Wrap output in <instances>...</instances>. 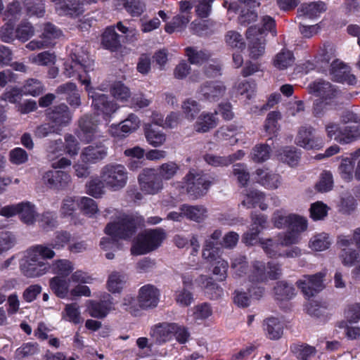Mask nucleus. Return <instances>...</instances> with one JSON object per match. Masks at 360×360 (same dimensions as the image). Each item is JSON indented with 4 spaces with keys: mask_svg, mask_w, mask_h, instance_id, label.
Returning a JSON list of instances; mask_svg holds the SVG:
<instances>
[{
    "mask_svg": "<svg viewBox=\"0 0 360 360\" xmlns=\"http://www.w3.org/2000/svg\"><path fill=\"white\" fill-rule=\"evenodd\" d=\"M290 219L288 226V230L295 231L299 234L307 230V221L304 217L295 214H290Z\"/></svg>",
    "mask_w": 360,
    "mask_h": 360,
    "instance_id": "obj_60",
    "label": "nucleus"
},
{
    "mask_svg": "<svg viewBox=\"0 0 360 360\" xmlns=\"http://www.w3.org/2000/svg\"><path fill=\"white\" fill-rule=\"evenodd\" d=\"M34 34V28L31 23L21 22L15 30L16 39L25 42Z\"/></svg>",
    "mask_w": 360,
    "mask_h": 360,
    "instance_id": "obj_55",
    "label": "nucleus"
},
{
    "mask_svg": "<svg viewBox=\"0 0 360 360\" xmlns=\"http://www.w3.org/2000/svg\"><path fill=\"white\" fill-rule=\"evenodd\" d=\"M279 159L291 167L297 165L300 153L295 148L287 147L278 154Z\"/></svg>",
    "mask_w": 360,
    "mask_h": 360,
    "instance_id": "obj_54",
    "label": "nucleus"
},
{
    "mask_svg": "<svg viewBox=\"0 0 360 360\" xmlns=\"http://www.w3.org/2000/svg\"><path fill=\"white\" fill-rule=\"evenodd\" d=\"M62 317L64 320L74 324H79L83 322L79 307L75 302L65 305L64 311L62 313Z\"/></svg>",
    "mask_w": 360,
    "mask_h": 360,
    "instance_id": "obj_40",
    "label": "nucleus"
},
{
    "mask_svg": "<svg viewBox=\"0 0 360 360\" xmlns=\"http://www.w3.org/2000/svg\"><path fill=\"white\" fill-rule=\"evenodd\" d=\"M18 216L24 224H34L37 217L35 205L28 201L19 202Z\"/></svg>",
    "mask_w": 360,
    "mask_h": 360,
    "instance_id": "obj_33",
    "label": "nucleus"
},
{
    "mask_svg": "<svg viewBox=\"0 0 360 360\" xmlns=\"http://www.w3.org/2000/svg\"><path fill=\"white\" fill-rule=\"evenodd\" d=\"M62 36V31L56 25L51 22H46L44 25L43 32L40 38L44 41H48L49 46H52L56 44V39Z\"/></svg>",
    "mask_w": 360,
    "mask_h": 360,
    "instance_id": "obj_45",
    "label": "nucleus"
},
{
    "mask_svg": "<svg viewBox=\"0 0 360 360\" xmlns=\"http://www.w3.org/2000/svg\"><path fill=\"white\" fill-rule=\"evenodd\" d=\"M89 98L92 99L91 105L97 116L107 121L119 108V105L103 94L98 93L90 85L86 87Z\"/></svg>",
    "mask_w": 360,
    "mask_h": 360,
    "instance_id": "obj_7",
    "label": "nucleus"
},
{
    "mask_svg": "<svg viewBox=\"0 0 360 360\" xmlns=\"http://www.w3.org/2000/svg\"><path fill=\"white\" fill-rule=\"evenodd\" d=\"M79 207V198L76 196H66L61 202L60 214L63 218L75 219L76 211Z\"/></svg>",
    "mask_w": 360,
    "mask_h": 360,
    "instance_id": "obj_31",
    "label": "nucleus"
},
{
    "mask_svg": "<svg viewBox=\"0 0 360 360\" xmlns=\"http://www.w3.org/2000/svg\"><path fill=\"white\" fill-rule=\"evenodd\" d=\"M360 155V149L352 154L351 158H346L342 160L338 167L341 177L347 181H351L354 177L355 158Z\"/></svg>",
    "mask_w": 360,
    "mask_h": 360,
    "instance_id": "obj_28",
    "label": "nucleus"
},
{
    "mask_svg": "<svg viewBox=\"0 0 360 360\" xmlns=\"http://www.w3.org/2000/svg\"><path fill=\"white\" fill-rule=\"evenodd\" d=\"M79 208L89 217H94L98 212L96 201L88 197L79 198Z\"/></svg>",
    "mask_w": 360,
    "mask_h": 360,
    "instance_id": "obj_56",
    "label": "nucleus"
},
{
    "mask_svg": "<svg viewBox=\"0 0 360 360\" xmlns=\"http://www.w3.org/2000/svg\"><path fill=\"white\" fill-rule=\"evenodd\" d=\"M295 143L305 149H319L323 146V140L314 134V129L310 126H302L297 131Z\"/></svg>",
    "mask_w": 360,
    "mask_h": 360,
    "instance_id": "obj_10",
    "label": "nucleus"
},
{
    "mask_svg": "<svg viewBox=\"0 0 360 360\" xmlns=\"http://www.w3.org/2000/svg\"><path fill=\"white\" fill-rule=\"evenodd\" d=\"M107 155V148L102 143L92 144L84 148L80 155L82 162L96 163L103 160Z\"/></svg>",
    "mask_w": 360,
    "mask_h": 360,
    "instance_id": "obj_21",
    "label": "nucleus"
},
{
    "mask_svg": "<svg viewBox=\"0 0 360 360\" xmlns=\"http://www.w3.org/2000/svg\"><path fill=\"white\" fill-rule=\"evenodd\" d=\"M110 91L116 100L122 102L127 101L131 96L129 88L120 82L112 84Z\"/></svg>",
    "mask_w": 360,
    "mask_h": 360,
    "instance_id": "obj_53",
    "label": "nucleus"
},
{
    "mask_svg": "<svg viewBox=\"0 0 360 360\" xmlns=\"http://www.w3.org/2000/svg\"><path fill=\"white\" fill-rule=\"evenodd\" d=\"M40 226L49 231L58 226L57 217L55 212L46 211L42 213L38 219Z\"/></svg>",
    "mask_w": 360,
    "mask_h": 360,
    "instance_id": "obj_52",
    "label": "nucleus"
},
{
    "mask_svg": "<svg viewBox=\"0 0 360 360\" xmlns=\"http://www.w3.org/2000/svg\"><path fill=\"white\" fill-rule=\"evenodd\" d=\"M197 281L201 287L205 288L206 294L210 299L217 300L222 296L223 289L215 283L212 278L201 275Z\"/></svg>",
    "mask_w": 360,
    "mask_h": 360,
    "instance_id": "obj_34",
    "label": "nucleus"
},
{
    "mask_svg": "<svg viewBox=\"0 0 360 360\" xmlns=\"http://www.w3.org/2000/svg\"><path fill=\"white\" fill-rule=\"evenodd\" d=\"M265 196V193L262 191L256 189L248 190L242 205L248 209L258 205L261 210H265L267 208V205L264 202Z\"/></svg>",
    "mask_w": 360,
    "mask_h": 360,
    "instance_id": "obj_27",
    "label": "nucleus"
},
{
    "mask_svg": "<svg viewBox=\"0 0 360 360\" xmlns=\"http://www.w3.org/2000/svg\"><path fill=\"white\" fill-rule=\"evenodd\" d=\"M94 61L87 54L73 53L71 59L64 63L63 74L68 78L77 77V79L86 87L91 84V78L88 72L93 70Z\"/></svg>",
    "mask_w": 360,
    "mask_h": 360,
    "instance_id": "obj_2",
    "label": "nucleus"
},
{
    "mask_svg": "<svg viewBox=\"0 0 360 360\" xmlns=\"http://www.w3.org/2000/svg\"><path fill=\"white\" fill-rule=\"evenodd\" d=\"M349 70V68L344 63L340 60H335L330 65V73L334 80L340 82L344 80V75Z\"/></svg>",
    "mask_w": 360,
    "mask_h": 360,
    "instance_id": "obj_57",
    "label": "nucleus"
},
{
    "mask_svg": "<svg viewBox=\"0 0 360 360\" xmlns=\"http://www.w3.org/2000/svg\"><path fill=\"white\" fill-rule=\"evenodd\" d=\"M144 134L147 142L154 148L162 146L167 139L166 134L160 131L152 128L150 123L143 125Z\"/></svg>",
    "mask_w": 360,
    "mask_h": 360,
    "instance_id": "obj_32",
    "label": "nucleus"
},
{
    "mask_svg": "<svg viewBox=\"0 0 360 360\" xmlns=\"http://www.w3.org/2000/svg\"><path fill=\"white\" fill-rule=\"evenodd\" d=\"M217 140L220 141H228L229 144L234 145L238 141V136H242V133L233 124L221 127L214 134Z\"/></svg>",
    "mask_w": 360,
    "mask_h": 360,
    "instance_id": "obj_30",
    "label": "nucleus"
},
{
    "mask_svg": "<svg viewBox=\"0 0 360 360\" xmlns=\"http://www.w3.org/2000/svg\"><path fill=\"white\" fill-rule=\"evenodd\" d=\"M141 190L147 194H155L162 188V181L154 169H146L139 176Z\"/></svg>",
    "mask_w": 360,
    "mask_h": 360,
    "instance_id": "obj_11",
    "label": "nucleus"
},
{
    "mask_svg": "<svg viewBox=\"0 0 360 360\" xmlns=\"http://www.w3.org/2000/svg\"><path fill=\"white\" fill-rule=\"evenodd\" d=\"M233 174L237 179L241 186H245L250 180V173L247 165L242 163H237L233 165Z\"/></svg>",
    "mask_w": 360,
    "mask_h": 360,
    "instance_id": "obj_58",
    "label": "nucleus"
},
{
    "mask_svg": "<svg viewBox=\"0 0 360 360\" xmlns=\"http://www.w3.org/2000/svg\"><path fill=\"white\" fill-rule=\"evenodd\" d=\"M29 60L39 66H49L55 64L56 56L54 53L43 51L36 55H31L29 57Z\"/></svg>",
    "mask_w": 360,
    "mask_h": 360,
    "instance_id": "obj_49",
    "label": "nucleus"
},
{
    "mask_svg": "<svg viewBox=\"0 0 360 360\" xmlns=\"http://www.w3.org/2000/svg\"><path fill=\"white\" fill-rule=\"evenodd\" d=\"M281 264L274 261L266 263L254 261L250 274V281L256 283H266L269 280H277L282 276Z\"/></svg>",
    "mask_w": 360,
    "mask_h": 360,
    "instance_id": "obj_5",
    "label": "nucleus"
},
{
    "mask_svg": "<svg viewBox=\"0 0 360 360\" xmlns=\"http://www.w3.org/2000/svg\"><path fill=\"white\" fill-rule=\"evenodd\" d=\"M49 119L59 129L68 124L72 119V115L65 104H60L49 109L47 112Z\"/></svg>",
    "mask_w": 360,
    "mask_h": 360,
    "instance_id": "obj_20",
    "label": "nucleus"
},
{
    "mask_svg": "<svg viewBox=\"0 0 360 360\" xmlns=\"http://www.w3.org/2000/svg\"><path fill=\"white\" fill-rule=\"evenodd\" d=\"M174 300L181 307H188L194 301L193 295L186 288L177 290L174 294Z\"/></svg>",
    "mask_w": 360,
    "mask_h": 360,
    "instance_id": "obj_61",
    "label": "nucleus"
},
{
    "mask_svg": "<svg viewBox=\"0 0 360 360\" xmlns=\"http://www.w3.org/2000/svg\"><path fill=\"white\" fill-rule=\"evenodd\" d=\"M94 120L93 117L89 115H86L81 119L79 122L80 131L79 137L82 141L88 143L99 136L97 125L100 120L98 119Z\"/></svg>",
    "mask_w": 360,
    "mask_h": 360,
    "instance_id": "obj_17",
    "label": "nucleus"
},
{
    "mask_svg": "<svg viewBox=\"0 0 360 360\" xmlns=\"http://www.w3.org/2000/svg\"><path fill=\"white\" fill-rule=\"evenodd\" d=\"M167 234L162 229L145 230L136 236V255L150 253L161 246Z\"/></svg>",
    "mask_w": 360,
    "mask_h": 360,
    "instance_id": "obj_6",
    "label": "nucleus"
},
{
    "mask_svg": "<svg viewBox=\"0 0 360 360\" xmlns=\"http://www.w3.org/2000/svg\"><path fill=\"white\" fill-rule=\"evenodd\" d=\"M236 277H241L246 274L248 270V263L245 256L238 255L233 258L231 264Z\"/></svg>",
    "mask_w": 360,
    "mask_h": 360,
    "instance_id": "obj_59",
    "label": "nucleus"
},
{
    "mask_svg": "<svg viewBox=\"0 0 360 360\" xmlns=\"http://www.w3.org/2000/svg\"><path fill=\"white\" fill-rule=\"evenodd\" d=\"M185 52L188 61L193 65H202L211 56L208 51L199 50L196 47H187L185 49Z\"/></svg>",
    "mask_w": 360,
    "mask_h": 360,
    "instance_id": "obj_38",
    "label": "nucleus"
},
{
    "mask_svg": "<svg viewBox=\"0 0 360 360\" xmlns=\"http://www.w3.org/2000/svg\"><path fill=\"white\" fill-rule=\"evenodd\" d=\"M74 264L68 259H57L52 264V269L56 276L66 278L74 270Z\"/></svg>",
    "mask_w": 360,
    "mask_h": 360,
    "instance_id": "obj_46",
    "label": "nucleus"
},
{
    "mask_svg": "<svg viewBox=\"0 0 360 360\" xmlns=\"http://www.w3.org/2000/svg\"><path fill=\"white\" fill-rule=\"evenodd\" d=\"M181 108L186 118L190 120H193L200 110L198 103L191 98L183 103Z\"/></svg>",
    "mask_w": 360,
    "mask_h": 360,
    "instance_id": "obj_63",
    "label": "nucleus"
},
{
    "mask_svg": "<svg viewBox=\"0 0 360 360\" xmlns=\"http://www.w3.org/2000/svg\"><path fill=\"white\" fill-rule=\"evenodd\" d=\"M107 300L101 302L89 301L88 310L89 315L97 319H103L108 314L114 309L112 297L110 295H106Z\"/></svg>",
    "mask_w": 360,
    "mask_h": 360,
    "instance_id": "obj_22",
    "label": "nucleus"
},
{
    "mask_svg": "<svg viewBox=\"0 0 360 360\" xmlns=\"http://www.w3.org/2000/svg\"><path fill=\"white\" fill-rule=\"evenodd\" d=\"M186 192L195 198L205 195L214 179L202 171L191 169L184 178Z\"/></svg>",
    "mask_w": 360,
    "mask_h": 360,
    "instance_id": "obj_4",
    "label": "nucleus"
},
{
    "mask_svg": "<svg viewBox=\"0 0 360 360\" xmlns=\"http://www.w3.org/2000/svg\"><path fill=\"white\" fill-rule=\"evenodd\" d=\"M65 152V144L61 139L50 141L46 147L47 158L53 161Z\"/></svg>",
    "mask_w": 360,
    "mask_h": 360,
    "instance_id": "obj_50",
    "label": "nucleus"
},
{
    "mask_svg": "<svg viewBox=\"0 0 360 360\" xmlns=\"http://www.w3.org/2000/svg\"><path fill=\"white\" fill-rule=\"evenodd\" d=\"M56 4V11L59 15L77 16L83 13L82 4L78 0H51Z\"/></svg>",
    "mask_w": 360,
    "mask_h": 360,
    "instance_id": "obj_23",
    "label": "nucleus"
},
{
    "mask_svg": "<svg viewBox=\"0 0 360 360\" xmlns=\"http://www.w3.org/2000/svg\"><path fill=\"white\" fill-rule=\"evenodd\" d=\"M217 114V111L214 113L205 112L201 113L194 124V130L198 133H205L214 128L218 123Z\"/></svg>",
    "mask_w": 360,
    "mask_h": 360,
    "instance_id": "obj_26",
    "label": "nucleus"
},
{
    "mask_svg": "<svg viewBox=\"0 0 360 360\" xmlns=\"http://www.w3.org/2000/svg\"><path fill=\"white\" fill-rule=\"evenodd\" d=\"M100 178L106 188L117 191L127 185L128 172L122 165L110 163L101 169Z\"/></svg>",
    "mask_w": 360,
    "mask_h": 360,
    "instance_id": "obj_3",
    "label": "nucleus"
},
{
    "mask_svg": "<svg viewBox=\"0 0 360 360\" xmlns=\"http://www.w3.org/2000/svg\"><path fill=\"white\" fill-rule=\"evenodd\" d=\"M274 293L277 300H290L295 295V289L292 285L280 281L274 287Z\"/></svg>",
    "mask_w": 360,
    "mask_h": 360,
    "instance_id": "obj_43",
    "label": "nucleus"
},
{
    "mask_svg": "<svg viewBox=\"0 0 360 360\" xmlns=\"http://www.w3.org/2000/svg\"><path fill=\"white\" fill-rule=\"evenodd\" d=\"M49 264H37L22 259L20 268L21 273L27 278H37L44 275L49 269Z\"/></svg>",
    "mask_w": 360,
    "mask_h": 360,
    "instance_id": "obj_24",
    "label": "nucleus"
},
{
    "mask_svg": "<svg viewBox=\"0 0 360 360\" xmlns=\"http://www.w3.org/2000/svg\"><path fill=\"white\" fill-rule=\"evenodd\" d=\"M135 129L134 116L131 114L122 121L119 126L112 128L111 133L117 137H124Z\"/></svg>",
    "mask_w": 360,
    "mask_h": 360,
    "instance_id": "obj_47",
    "label": "nucleus"
},
{
    "mask_svg": "<svg viewBox=\"0 0 360 360\" xmlns=\"http://www.w3.org/2000/svg\"><path fill=\"white\" fill-rule=\"evenodd\" d=\"M101 44L105 49L111 51H115L120 48V36L115 32L114 27L110 26L105 29L102 35Z\"/></svg>",
    "mask_w": 360,
    "mask_h": 360,
    "instance_id": "obj_29",
    "label": "nucleus"
},
{
    "mask_svg": "<svg viewBox=\"0 0 360 360\" xmlns=\"http://www.w3.org/2000/svg\"><path fill=\"white\" fill-rule=\"evenodd\" d=\"M176 328V323H160L150 328V335L157 344L162 345L172 339Z\"/></svg>",
    "mask_w": 360,
    "mask_h": 360,
    "instance_id": "obj_15",
    "label": "nucleus"
},
{
    "mask_svg": "<svg viewBox=\"0 0 360 360\" xmlns=\"http://www.w3.org/2000/svg\"><path fill=\"white\" fill-rule=\"evenodd\" d=\"M331 240L328 234L321 233L314 236L309 240V246L315 251H323L329 248Z\"/></svg>",
    "mask_w": 360,
    "mask_h": 360,
    "instance_id": "obj_44",
    "label": "nucleus"
},
{
    "mask_svg": "<svg viewBox=\"0 0 360 360\" xmlns=\"http://www.w3.org/2000/svg\"><path fill=\"white\" fill-rule=\"evenodd\" d=\"M127 281V276L118 271L112 272L108 278L107 288L112 293L120 292Z\"/></svg>",
    "mask_w": 360,
    "mask_h": 360,
    "instance_id": "obj_37",
    "label": "nucleus"
},
{
    "mask_svg": "<svg viewBox=\"0 0 360 360\" xmlns=\"http://www.w3.org/2000/svg\"><path fill=\"white\" fill-rule=\"evenodd\" d=\"M264 329L267 336L272 340L279 339L283 334V325L276 318L268 319Z\"/></svg>",
    "mask_w": 360,
    "mask_h": 360,
    "instance_id": "obj_48",
    "label": "nucleus"
},
{
    "mask_svg": "<svg viewBox=\"0 0 360 360\" xmlns=\"http://www.w3.org/2000/svg\"><path fill=\"white\" fill-rule=\"evenodd\" d=\"M255 179L257 184L268 190H276L282 184L281 176L269 169H256Z\"/></svg>",
    "mask_w": 360,
    "mask_h": 360,
    "instance_id": "obj_14",
    "label": "nucleus"
},
{
    "mask_svg": "<svg viewBox=\"0 0 360 360\" xmlns=\"http://www.w3.org/2000/svg\"><path fill=\"white\" fill-rule=\"evenodd\" d=\"M104 233L131 242V252L135 254V217L133 214L116 212L114 219L106 224Z\"/></svg>",
    "mask_w": 360,
    "mask_h": 360,
    "instance_id": "obj_1",
    "label": "nucleus"
},
{
    "mask_svg": "<svg viewBox=\"0 0 360 360\" xmlns=\"http://www.w3.org/2000/svg\"><path fill=\"white\" fill-rule=\"evenodd\" d=\"M246 35L249 41L250 58L256 59L262 56L265 51V39L259 29L256 26L250 27L248 29Z\"/></svg>",
    "mask_w": 360,
    "mask_h": 360,
    "instance_id": "obj_12",
    "label": "nucleus"
},
{
    "mask_svg": "<svg viewBox=\"0 0 360 360\" xmlns=\"http://www.w3.org/2000/svg\"><path fill=\"white\" fill-rule=\"evenodd\" d=\"M226 89L220 82H206L200 86L198 93L202 100L215 102L224 96Z\"/></svg>",
    "mask_w": 360,
    "mask_h": 360,
    "instance_id": "obj_13",
    "label": "nucleus"
},
{
    "mask_svg": "<svg viewBox=\"0 0 360 360\" xmlns=\"http://www.w3.org/2000/svg\"><path fill=\"white\" fill-rule=\"evenodd\" d=\"M325 276V272H319L314 275H304L296 283L304 295L310 298L325 288L323 284Z\"/></svg>",
    "mask_w": 360,
    "mask_h": 360,
    "instance_id": "obj_9",
    "label": "nucleus"
},
{
    "mask_svg": "<svg viewBox=\"0 0 360 360\" xmlns=\"http://www.w3.org/2000/svg\"><path fill=\"white\" fill-rule=\"evenodd\" d=\"M271 149L266 144H257L252 150L251 160L255 162H263L270 157Z\"/></svg>",
    "mask_w": 360,
    "mask_h": 360,
    "instance_id": "obj_51",
    "label": "nucleus"
},
{
    "mask_svg": "<svg viewBox=\"0 0 360 360\" xmlns=\"http://www.w3.org/2000/svg\"><path fill=\"white\" fill-rule=\"evenodd\" d=\"M179 169V166L174 162L163 163L158 169L160 179L169 180L174 176Z\"/></svg>",
    "mask_w": 360,
    "mask_h": 360,
    "instance_id": "obj_62",
    "label": "nucleus"
},
{
    "mask_svg": "<svg viewBox=\"0 0 360 360\" xmlns=\"http://www.w3.org/2000/svg\"><path fill=\"white\" fill-rule=\"evenodd\" d=\"M189 14H179L174 16L171 22L165 25V30L167 33H173L175 31L183 30L191 20Z\"/></svg>",
    "mask_w": 360,
    "mask_h": 360,
    "instance_id": "obj_42",
    "label": "nucleus"
},
{
    "mask_svg": "<svg viewBox=\"0 0 360 360\" xmlns=\"http://www.w3.org/2000/svg\"><path fill=\"white\" fill-rule=\"evenodd\" d=\"M51 290L60 298H65L69 292L70 281L61 276H54L49 281Z\"/></svg>",
    "mask_w": 360,
    "mask_h": 360,
    "instance_id": "obj_35",
    "label": "nucleus"
},
{
    "mask_svg": "<svg viewBox=\"0 0 360 360\" xmlns=\"http://www.w3.org/2000/svg\"><path fill=\"white\" fill-rule=\"evenodd\" d=\"M309 92L314 94L319 97L321 101H323L326 104L329 103L337 95V91L334 86L328 82L316 81L309 84Z\"/></svg>",
    "mask_w": 360,
    "mask_h": 360,
    "instance_id": "obj_18",
    "label": "nucleus"
},
{
    "mask_svg": "<svg viewBox=\"0 0 360 360\" xmlns=\"http://www.w3.org/2000/svg\"><path fill=\"white\" fill-rule=\"evenodd\" d=\"M179 210L183 211L187 219L197 223L202 222L207 217L208 211L204 205L184 204L180 206Z\"/></svg>",
    "mask_w": 360,
    "mask_h": 360,
    "instance_id": "obj_25",
    "label": "nucleus"
},
{
    "mask_svg": "<svg viewBox=\"0 0 360 360\" xmlns=\"http://www.w3.org/2000/svg\"><path fill=\"white\" fill-rule=\"evenodd\" d=\"M326 131L328 137L343 144L350 143L360 136L359 126L355 124L340 127L329 123L326 126Z\"/></svg>",
    "mask_w": 360,
    "mask_h": 360,
    "instance_id": "obj_8",
    "label": "nucleus"
},
{
    "mask_svg": "<svg viewBox=\"0 0 360 360\" xmlns=\"http://www.w3.org/2000/svg\"><path fill=\"white\" fill-rule=\"evenodd\" d=\"M159 297L160 292L155 286L146 285L139 290V305L144 309L154 308L158 305Z\"/></svg>",
    "mask_w": 360,
    "mask_h": 360,
    "instance_id": "obj_16",
    "label": "nucleus"
},
{
    "mask_svg": "<svg viewBox=\"0 0 360 360\" xmlns=\"http://www.w3.org/2000/svg\"><path fill=\"white\" fill-rule=\"evenodd\" d=\"M23 96L37 97L43 93L44 86L42 82L35 78L26 79L20 87Z\"/></svg>",
    "mask_w": 360,
    "mask_h": 360,
    "instance_id": "obj_36",
    "label": "nucleus"
},
{
    "mask_svg": "<svg viewBox=\"0 0 360 360\" xmlns=\"http://www.w3.org/2000/svg\"><path fill=\"white\" fill-rule=\"evenodd\" d=\"M294 61L293 53L288 50L282 49L275 56L273 64L278 70H285L292 66Z\"/></svg>",
    "mask_w": 360,
    "mask_h": 360,
    "instance_id": "obj_39",
    "label": "nucleus"
},
{
    "mask_svg": "<svg viewBox=\"0 0 360 360\" xmlns=\"http://www.w3.org/2000/svg\"><path fill=\"white\" fill-rule=\"evenodd\" d=\"M42 181L51 188H63L69 184L71 177L63 171L49 170L43 174Z\"/></svg>",
    "mask_w": 360,
    "mask_h": 360,
    "instance_id": "obj_19",
    "label": "nucleus"
},
{
    "mask_svg": "<svg viewBox=\"0 0 360 360\" xmlns=\"http://www.w3.org/2000/svg\"><path fill=\"white\" fill-rule=\"evenodd\" d=\"M291 351L301 360H307L315 354L316 349L314 347L307 345H293L290 347Z\"/></svg>",
    "mask_w": 360,
    "mask_h": 360,
    "instance_id": "obj_64",
    "label": "nucleus"
},
{
    "mask_svg": "<svg viewBox=\"0 0 360 360\" xmlns=\"http://www.w3.org/2000/svg\"><path fill=\"white\" fill-rule=\"evenodd\" d=\"M327 9L326 4L321 1L311 2L302 6L301 11L309 18H317Z\"/></svg>",
    "mask_w": 360,
    "mask_h": 360,
    "instance_id": "obj_41",
    "label": "nucleus"
}]
</instances>
